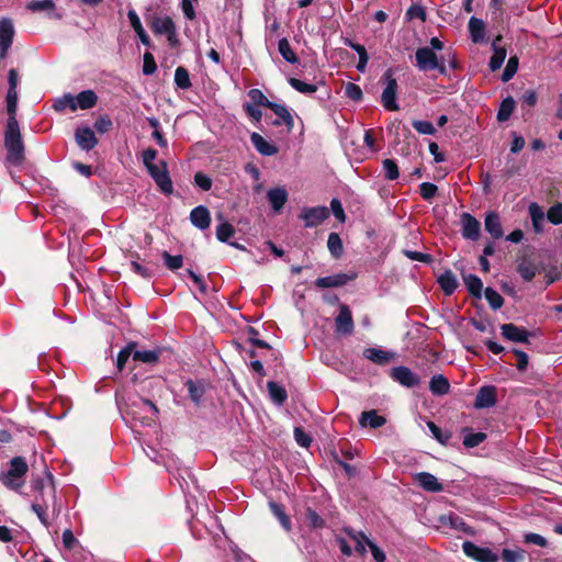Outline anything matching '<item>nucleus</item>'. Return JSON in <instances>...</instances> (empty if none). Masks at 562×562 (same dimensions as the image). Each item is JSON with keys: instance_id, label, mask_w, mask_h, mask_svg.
Returning a JSON list of instances; mask_svg holds the SVG:
<instances>
[{"instance_id": "1", "label": "nucleus", "mask_w": 562, "mask_h": 562, "mask_svg": "<svg viewBox=\"0 0 562 562\" xmlns=\"http://www.w3.org/2000/svg\"><path fill=\"white\" fill-rule=\"evenodd\" d=\"M34 488L40 491V496L35 497L32 504V510L36 514L40 521L45 526H49L47 510L52 507L53 513L59 514L60 508L56 505V491L53 484H46L40 480L34 481Z\"/></svg>"}, {"instance_id": "2", "label": "nucleus", "mask_w": 562, "mask_h": 562, "mask_svg": "<svg viewBox=\"0 0 562 562\" xmlns=\"http://www.w3.org/2000/svg\"><path fill=\"white\" fill-rule=\"evenodd\" d=\"M4 147L7 149V162L19 166L24 160V144L20 126L15 117H9L4 132Z\"/></svg>"}, {"instance_id": "3", "label": "nucleus", "mask_w": 562, "mask_h": 562, "mask_svg": "<svg viewBox=\"0 0 562 562\" xmlns=\"http://www.w3.org/2000/svg\"><path fill=\"white\" fill-rule=\"evenodd\" d=\"M29 470L24 458L15 457L10 462V469L1 476L2 483L11 488L19 490L24 484V476Z\"/></svg>"}, {"instance_id": "4", "label": "nucleus", "mask_w": 562, "mask_h": 562, "mask_svg": "<svg viewBox=\"0 0 562 562\" xmlns=\"http://www.w3.org/2000/svg\"><path fill=\"white\" fill-rule=\"evenodd\" d=\"M416 66L420 71L439 70L446 72L443 60H439L436 53L429 47H420L415 53Z\"/></svg>"}, {"instance_id": "5", "label": "nucleus", "mask_w": 562, "mask_h": 562, "mask_svg": "<svg viewBox=\"0 0 562 562\" xmlns=\"http://www.w3.org/2000/svg\"><path fill=\"white\" fill-rule=\"evenodd\" d=\"M385 88L382 92L381 102L389 111H397L398 104L396 103L397 81L393 77L392 69H387L383 75Z\"/></svg>"}, {"instance_id": "6", "label": "nucleus", "mask_w": 562, "mask_h": 562, "mask_svg": "<svg viewBox=\"0 0 562 562\" xmlns=\"http://www.w3.org/2000/svg\"><path fill=\"white\" fill-rule=\"evenodd\" d=\"M462 550L468 558L476 562H497L499 560L498 554L492 549L480 547L471 541H464Z\"/></svg>"}, {"instance_id": "7", "label": "nucleus", "mask_w": 562, "mask_h": 562, "mask_svg": "<svg viewBox=\"0 0 562 562\" xmlns=\"http://www.w3.org/2000/svg\"><path fill=\"white\" fill-rule=\"evenodd\" d=\"M299 217L305 227H316L329 217V211L326 206L303 207Z\"/></svg>"}, {"instance_id": "8", "label": "nucleus", "mask_w": 562, "mask_h": 562, "mask_svg": "<svg viewBox=\"0 0 562 562\" xmlns=\"http://www.w3.org/2000/svg\"><path fill=\"white\" fill-rule=\"evenodd\" d=\"M390 376L392 380L405 387H414L420 383L418 374L404 366L393 368L390 372Z\"/></svg>"}, {"instance_id": "9", "label": "nucleus", "mask_w": 562, "mask_h": 562, "mask_svg": "<svg viewBox=\"0 0 562 562\" xmlns=\"http://www.w3.org/2000/svg\"><path fill=\"white\" fill-rule=\"evenodd\" d=\"M353 319L350 308L346 304L339 305V314L335 318V330L339 335H351L353 333Z\"/></svg>"}, {"instance_id": "10", "label": "nucleus", "mask_w": 562, "mask_h": 562, "mask_svg": "<svg viewBox=\"0 0 562 562\" xmlns=\"http://www.w3.org/2000/svg\"><path fill=\"white\" fill-rule=\"evenodd\" d=\"M14 33V25L10 19L0 20V58H5Z\"/></svg>"}, {"instance_id": "11", "label": "nucleus", "mask_w": 562, "mask_h": 562, "mask_svg": "<svg viewBox=\"0 0 562 562\" xmlns=\"http://www.w3.org/2000/svg\"><path fill=\"white\" fill-rule=\"evenodd\" d=\"M460 224L463 238L470 240H476L479 238L481 224L474 216L470 213H462Z\"/></svg>"}, {"instance_id": "12", "label": "nucleus", "mask_w": 562, "mask_h": 562, "mask_svg": "<svg viewBox=\"0 0 562 562\" xmlns=\"http://www.w3.org/2000/svg\"><path fill=\"white\" fill-rule=\"evenodd\" d=\"M75 139L77 145L82 150H91L98 144V138L94 135V132L89 126H80L75 132Z\"/></svg>"}, {"instance_id": "13", "label": "nucleus", "mask_w": 562, "mask_h": 562, "mask_svg": "<svg viewBox=\"0 0 562 562\" xmlns=\"http://www.w3.org/2000/svg\"><path fill=\"white\" fill-rule=\"evenodd\" d=\"M502 335L504 338L515 342H528L529 333L521 327L514 324H504L501 326Z\"/></svg>"}, {"instance_id": "14", "label": "nucleus", "mask_w": 562, "mask_h": 562, "mask_svg": "<svg viewBox=\"0 0 562 562\" xmlns=\"http://www.w3.org/2000/svg\"><path fill=\"white\" fill-rule=\"evenodd\" d=\"M496 403V389L494 386H482L475 397L476 408H490Z\"/></svg>"}, {"instance_id": "15", "label": "nucleus", "mask_w": 562, "mask_h": 562, "mask_svg": "<svg viewBox=\"0 0 562 562\" xmlns=\"http://www.w3.org/2000/svg\"><path fill=\"white\" fill-rule=\"evenodd\" d=\"M414 481L428 492H441L443 486L437 477L428 472H419L414 475Z\"/></svg>"}, {"instance_id": "16", "label": "nucleus", "mask_w": 562, "mask_h": 562, "mask_svg": "<svg viewBox=\"0 0 562 562\" xmlns=\"http://www.w3.org/2000/svg\"><path fill=\"white\" fill-rule=\"evenodd\" d=\"M268 108L278 116V119L273 121V125L285 124L289 132L293 130L294 119L286 106L271 102Z\"/></svg>"}, {"instance_id": "17", "label": "nucleus", "mask_w": 562, "mask_h": 562, "mask_svg": "<svg viewBox=\"0 0 562 562\" xmlns=\"http://www.w3.org/2000/svg\"><path fill=\"white\" fill-rule=\"evenodd\" d=\"M190 221L195 227L202 231L209 228L211 224L209 210L203 205L194 207L190 213Z\"/></svg>"}, {"instance_id": "18", "label": "nucleus", "mask_w": 562, "mask_h": 562, "mask_svg": "<svg viewBox=\"0 0 562 562\" xmlns=\"http://www.w3.org/2000/svg\"><path fill=\"white\" fill-rule=\"evenodd\" d=\"M289 198L288 191L284 188L278 187L270 189L267 192V199L274 212H280Z\"/></svg>"}, {"instance_id": "19", "label": "nucleus", "mask_w": 562, "mask_h": 562, "mask_svg": "<svg viewBox=\"0 0 562 562\" xmlns=\"http://www.w3.org/2000/svg\"><path fill=\"white\" fill-rule=\"evenodd\" d=\"M484 228L494 239H498L504 235L501 217L496 212H488L486 214Z\"/></svg>"}, {"instance_id": "20", "label": "nucleus", "mask_w": 562, "mask_h": 562, "mask_svg": "<svg viewBox=\"0 0 562 562\" xmlns=\"http://www.w3.org/2000/svg\"><path fill=\"white\" fill-rule=\"evenodd\" d=\"M98 97L92 90H85L74 95L75 111L80 110H89L97 104Z\"/></svg>"}, {"instance_id": "21", "label": "nucleus", "mask_w": 562, "mask_h": 562, "mask_svg": "<svg viewBox=\"0 0 562 562\" xmlns=\"http://www.w3.org/2000/svg\"><path fill=\"white\" fill-rule=\"evenodd\" d=\"M363 356L375 364L385 366L395 355L379 348H367L363 351Z\"/></svg>"}, {"instance_id": "22", "label": "nucleus", "mask_w": 562, "mask_h": 562, "mask_svg": "<svg viewBox=\"0 0 562 562\" xmlns=\"http://www.w3.org/2000/svg\"><path fill=\"white\" fill-rule=\"evenodd\" d=\"M352 278L345 273L333 274L328 277H322L316 279L315 285L317 288L326 289V288H337L345 285Z\"/></svg>"}, {"instance_id": "23", "label": "nucleus", "mask_w": 562, "mask_h": 562, "mask_svg": "<svg viewBox=\"0 0 562 562\" xmlns=\"http://www.w3.org/2000/svg\"><path fill=\"white\" fill-rule=\"evenodd\" d=\"M250 140L254 147L263 156H273L278 153V147L267 142L260 134L252 133Z\"/></svg>"}, {"instance_id": "24", "label": "nucleus", "mask_w": 562, "mask_h": 562, "mask_svg": "<svg viewBox=\"0 0 562 562\" xmlns=\"http://www.w3.org/2000/svg\"><path fill=\"white\" fill-rule=\"evenodd\" d=\"M429 390L436 396H442L450 392L449 380L442 374H435L429 381Z\"/></svg>"}, {"instance_id": "25", "label": "nucleus", "mask_w": 562, "mask_h": 562, "mask_svg": "<svg viewBox=\"0 0 562 562\" xmlns=\"http://www.w3.org/2000/svg\"><path fill=\"white\" fill-rule=\"evenodd\" d=\"M27 9L33 12L45 11L54 19H61L63 15L55 11V3L53 0H34L27 3Z\"/></svg>"}, {"instance_id": "26", "label": "nucleus", "mask_w": 562, "mask_h": 562, "mask_svg": "<svg viewBox=\"0 0 562 562\" xmlns=\"http://www.w3.org/2000/svg\"><path fill=\"white\" fill-rule=\"evenodd\" d=\"M127 18H128V21L131 23V26L133 27V30L135 31V33L139 37L142 44L145 45V46H150L149 36L145 32V30H144V27L142 25L140 19L137 15V13L135 12V10H133V9L128 10Z\"/></svg>"}, {"instance_id": "27", "label": "nucleus", "mask_w": 562, "mask_h": 562, "mask_svg": "<svg viewBox=\"0 0 562 562\" xmlns=\"http://www.w3.org/2000/svg\"><path fill=\"white\" fill-rule=\"evenodd\" d=\"M150 27L155 34L166 35L176 27V24L170 16H155Z\"/></svg>"}, {"instance_id": "28", "label": "nucleus", "mask_w": 562, "mask_h": 562, "mask_svg": "<svg viewBox=\"0 0 562 562\" xmlns=\"http://www.w3.org/2000/svg\"><path fill=\"white\" fill-rule=\"evenodd\" d=\"M501 40H502V37L497 36L492 43V47L494 50V53L490 59V68L492 71L499 69L506 58V49L504 47H499L497 45V43Z\"/></svg>"}, {"instance_id": "29", "label": "nucleus", "mask_w": 562, "mask_h": 562, "mask_svg": "<svg viewBox=\"0 0 562 562\" xmlns=\"http://www.w3.org/2000/svg\"><path fill=\"white\" fill-rule=\"evenodd\" d=\"M469 31L472 42H483L485 36V24L481 19L472 16L469 21Z\"/></svg>"}, {"instance_id": "30", "label": "nucleus", "mask_w": 562, "mask_h": 562, "mask_svg": "<svg viewBox=\"0 0 562 562\" xmlns=\"http://www.w3.org/2000/svg\"><path fill=\"white\" fill-rule=\"evenodd\" d=\"M438 283L447 295H451L458 288L457 278L450 270H447L439 276Z\"/></svg>"}, {"instance_id": "31", "label": "nucleus", "mask_w": 562, "mask_h": 562, "mask_svg": "<svg viewBox=\"0 0 562 562\" xmlns=\"http://www.w3.org/2000/svg\"><path fill=\"white\" fill-rule=\"evenodd\" d=\"M385 418L378 415L376 411H368L361 414L359 423L362 427L370 426L371 428H379L385 424Z\"/></svg>"}, {"instance_id": "32", "label": "nucleus", "mask_w": 562, "mask_h": 562, "mask_svg": "<svg viewBox=\"0 0 562 562\" xmlns=\"http://www.w3.org/2000/svg\"><path fill=\"white\" fill-rule=\"evenodd\" d=\"M528 212L532 222V226L535 232L541 233L542 232V224L544 221V213L540 205L537 203H531L528 207Z\"/></svg>"}, {"instance_id": "33", "label": "nucleus", "mask_w": 562, "mask_h": 562, "mask_svg": "<svg viewBox=\"0 0 562 562\" xmlns=\"http://www.w3.org/2000/svg\"><path fill=\"white\" fill-rule=\"evenodd\" d=\"M267 387H268L269 395H270L271 400L277 405H282L286 401L288 394L283 386L279 385L278 383H276L273 381H269L267 383Z\"/></svg>"}, {"instance_id": "34", "label": "nucleus", "mask_w": 562, "mask_h": 562, "mask_svg": "<svg viewBox=\"0 0 562 562\" xmlns=\"http://www.w3.org/2000/svg\"><path fill=\"white\" fill-rule=\"evenodd\" d=\"M464 284L468 291L475 297L482 296L483 283L475 274L463 276Z\"/></svg>"}, {"instance_id": "35", "label": "nucleus", "mask_w": 562, "mask_h": 562, "mask_svg": "<svg viewBox=\"0 0 562 562\" xmlns=\"http://www.w3.org/2000/svg\"><path fill=\"white\" fill-rule=\"evenodd\" d=\"M517 270L525 281H531L538 272L536 265L526 258L518 263Z\"/></svg>"}, {"instance_id": "36", "label": "nucleus", "mask_w": 562, "mask_h": 562, "mask_svg": "<svg viewBox=\"0 0 562 562\" xmlns=\"http://www.w3.org/2000/svg\"><path fill=\"white\" fill-rule=\"evenodd\" d=\"M516 106V102L512 97L505 98L498 109L497 120L498 122H506L509 120Z\"/></svg>"}, {"instance_id": "37", "label": "nucleus", "mask_w": 562, "mask_h": 562, "mask_svg": "<svg viewBox=\"0 0 562 562\" xmlns=\"http://www.w3.org/2000/svg\"><path fill=\"white\" fill-rule=\"evenodd\" d=\"M349 537L356 542V551L359 554L367 552L368 541H371L363 532L351 529L346 530Z\"/></svg>"}, {"instance_id": "38", "label": "nucleus", "mask_w": 562, "mask_h": 562, "mask_svg": "<svg viewBox=\"0 0 562 562\" xmlns=\"http://www.w3.org/2000/svg\"><path fill=\"white\" fill-rule=\"evenodd\" d=\"M463 432L465 434L463 437V445L467 448L477 447L486 439V434L482 431L471 432L468 428H465L463 429Z\"/></svg>"}, {"instance_id": "39", "label": "nucleus", "mask_w": 562, "mask_h": 562, "mask_svg": "<svg viewBox=\"0 0 562 562\" xmlns=\"http://www.w3.org/2000/svg\"><path fill=\"white\" fill-rule=\"evenodd\" d=\"M53 109L57 112H64L65 110L69 109L70 111H75V103H74V94L71 93H65L60 98H57L54 100Z\"/></svg>"}, {"instance_id": "40", "label": "nucleus", "mask_w": 562, "mask_h": 562, "mask_svg": "<svg viewBox=\"0 0 562 562\" xmlns=\"http://www.w3.org/2000/svg\"><path fill=\"white\" fill-rule=\"evenodd\" d=\"M270 509L272 514L277 517L280 525L286 530H291L292 524L289 516L284 513L283 507L274 502L270 503Z\"/></svg>"}, {"instance_id": "41", "label": "nucleus", "mask_w": 562, "mask_h": 562, "mask_svg": "<svg viewBox=\"0 0 562 562\" xmlns=\"http://www.w3.org/2000/svg\"><path fill=\"white\" fill-rule=\"evenodd\" d=\"M278 50L280 55L290 64H296L299 61L297 56L290 46L286 38H281L278 43Z\"/></svg>"}, {"instance_id": "42", "label": "nucleus", "mask_w": 562, "mask_h": 562, "mask_svg": "<svg viewBox=\"0 0 562 562\" xmlns=\"http://www.w3.org/2000/svg\"><path fill=\"white\" fill-rule=\"evenodd\" d=\"M327 247L331 256L339 258L342 255V240L337 233H330L327 240Z\"/></svg>"}, {"instance_id": "43", "label": "nucleus", "mask_w": 562, "mask_h": 562, "mask_svg": "<svg viewBox=\"0 0 562 562\" xmlns=\"http://www.w3.org/2000/svg\"><path fill=\"white\" fill-rule=\"evenodd\" d=\"M158 358L159 351L157 350H136L133 352V360L144 363H155Z\"/></svg>"}, {"instance_id": "44", "label": "nucleus", "mask_w": 562, "mask_h": 562, "mask_svg": "<svg viewBox=\"0 0 562 562\" xmlns=\"http://www.w3.org/2000/svg\"><path fill=\"white\" fill-rule=\"evenodd\" d=\"M175 83L178 88L187 90L191 87V80L188 70L184 67H178L175 71Z\"/></svg>"}, {"instance_id": "45", "label": "nucleus", "mask_w": 562, "mask_h": 562, "mask_svg": "<svg viewBox=\"0 0 562 562\" xmlns=\"http://www.w3.org/2000/svg\"><path fill=\"white\" fill-rule=\"evenodd\" d=\"M525 550L520 548L504 549L502 551V560L504 562H522L525 560Z\"/></svg>"}, {"instance_id": "46", "label": "nucleus", "mask_w": 562, "mask_h": 562, "mask_svg": "<svg viewBox=\"0 0 562 562\" xmlns=\"http://www.w3.org/2000/svg\"><path fill=\"white\" fill-rule=\"evenodd\" d=\"M289 83L293 89L304 94H312L317 91V86L306 83L296 78H289Z\"/></svg>"}, {"instance_id": "47", "label": "nucleus", "mask_w": 562, "mask_h": 562, "mask_svg": "<svg viewBox=\"0 0 562 562\" xmlns=\"http://www.w3.org/2000/svg\"><path fill=\"white\" fill-rule=\"evenodd\" d=\"M484 295H485V299L486 301L488 302L490 306L493 308V310H498L503 306L504 304V299L502 297V295L495 291L494 289L492 288H486L485 291H484Z\"/></svg>"}, {"instance_id": "48", "label": "nucleus", "mask_w": 562, "mask_h": 562, "mask_svg": "<svg viewBox=\"0 0 562 562\" xmlns=\"http://www.w3.org/2000/svg\"><path fill=\"white\" fill-rule=\"evenodd\" d=\"M188 391L190 398L195 403L200 404L203 395H204V386L201 383H195L193 381L187 382Z\"/></svg>"}, {"instance_id": "49", "label": "nucleus", "mask_w": 562, "mask_h": 562, "mask_svg": "<svg viewBox=\"0 0 562 562\" xmlns=\"http://www.w3.org/2000/svg\"><path fill=\"white\" fill-rule=\"evenodd\" d=\"M518 57L517 56H512L507 64H506V67L502 74V80L504 82H507L509 81L514 76L515 74L517 72V69H518Z\"/></svg>"}, {"instance_id": "50", "label": "nucleus", "mask_w": 562, "mask_h": 562, "mask_svg": "<svg viewBox=\"0 0 562 562\" xmlns=\"http://www.w3.org/2000/svg\"><path fill=\"white\" fill-rule=\"evenodd\" d=\"M235 234V228L229 223H222L216 228V237L221 241H228L231 237H233Z\"/></svg>"}, {"instance_id": "51", "label": "nucleus", "mask_w": 562, "mask_h": 562, "mask_svg": "<svg viewBox=\"0 0 562 562\" xmlns=\"http://www.w3.org/2000/svg\"><path fill=\"white\" fill-rule=\"evenodd\" d=\"M383 170L385 178L389 180H395L398 178L400 172L396 162L393 159L383 160Z\"/></svg>"}, {"instance_id": "52", "label": "nucleus", "mask_w": 562, "mask_h": 562, "mask_svg": "<svg viewBox=\"0 0 562 562\" xmlns=\"http://www.w3.org/2000/svg\"><path fill=\"white\" fill-rule=\"evenodd\" d=\"M412 125L419 134L423 135H434L436 133L435 126L428 121L415 120Z\"/></svg>"}, {"instance_id": "53", "label": "nucleus", "mask_w": 562, "mask_h": 562, "mask_svg": "<svg viewBox=\"0 0 562 562\" xmlns=\"http://www.w3.org/2000/svg\"><path fill=\"white\" fill-rule=\"evenodd\" d=\"M162 258L166 267L170 270H177L182 267L183 258L181 255L172 256L169 252L165 251L162 254Z\"/></svg>"}, {"instance_id": "54", "label": "nucleus", "mask_w": 562, "mask_h": 562, "mask_svg": "<svg viewBox=\"0 0 562 562\" xmlns=\"http://www.w3.org/2000/svg\"><path fill=\"white\" fill-rule=\"evenodd\" d=\"M18 106V91H13V89H8L7 93V110L9 117H15Z\"/></svg>"}, {"instance_id": "55", "label": "nucleus", "mask_w": 562, "mask_h": 562, "mask_svg": "<svg viewBox=\"0 0 562 562\" xmlns=\"http://www.w3.org/2000/svg\"><path fill=\"white\" fill-rule=\"evenodd\" d=\"M249 99L256 105L269 106L271 101L267 99V97L259 89H250L248 92Z\"/></svg>"}, {"instance_id": "56", "label": "nucleus", "mask_w": 562, "mask_h": 562, "mask_svg": "<svg viewBox=\"0 0 562 562\" xmlns=\"http://www.w3.org/2000/svg\"><path fill=\"white\" fill-rule=\"evenodd\" d=\"M198 1L199 0H181L180 1L181 11L187 20L193 21L196 18L193 2H198Z\"/></svg>"}, {"instance_id": "57", "label": "nucleus", "mask_w": 562, "mask_h": 562, "mask_svg": "<svg viewBox=\"0 0 562 562\" xmlns=\"http://www.w3.org/2000/svg\"><path fill=\"white\" fill-rule=\"evenodd\" d=\"M548 221L554 225L562 223V204L552 205L547 213Z\"/></svg>"}, {"instance_id": "58", "label": "nucleus", "mask_w": 562, "mask_h": 562, "mask_svg": "<svg viewBox=\"0 0 562 562\" xmlns=\"http://www.w3.org/2000/svg\"><path fill=\"white\" fill-rule=\"evenodd\" d=\"M155 182L160 189V191L164 192L165 194L172 193V181L168 175V171L162 176H158V178L155 179Z\"/></svg>"}, {"instance_id": "59", "label": "nucleus", "mask_w": 562, "mask_h": 562, "mask_svg": "<svg viewBox=\"0 0 562 562\" xmlns=\"http://www.w3.org/2000/svg\"><path fill=\"white\" fill-rule=\"evenodd\" d=\"M437 191V186L431 182H423L419 186V193L426 201H430L436 195Z\"/></svg>"}, {"instance_id": "60", "label": "nucleus", "mask_w": 562, "mask_h": 562, "mask_svg": "<svg viewBox=\"0 0 562 562\" xmlns=\"http://www.w3.org/2000/svg\"><path fill=\"white\" fill-rule=\"evenodd\" d=\"M524 542L528 544H535L540 548H546L548 546V541L544 537L539 533L528 532L524 535Z\"/></svg>"}, {"instance_id": "61", "label": "nucleus", "mask_w": 562, "mask_h": 562, "mask_svg": "<svg viewBox=\"0 0 562 562\" xmlns=\"http://www.w3.org/2000/svg\"><path fill=\"white\" fill-rule=\"evenodd\" d=\"M306 521L307 524L313 528H323L324 527V519L314 510L311 508L306 509Z\"/></svg>"}, {"instance_id": "62", "label": "nucleus", "mask_w": 562, "mask_h": 562, "mask_svg": "<svg viewBox=\"0 0 562 562\" xmlns=\"http://www.w3.org/2000/svg\"><path fill=\"white\" fill-rule=\"evenodd\" d=\"M157 463H162L168 472H173V470H178L177 459L169 453H161L159 459H155Z\"/></svg>"}, {"instance_id": "63", "label": "nucleus", "mask_w": 562, "mask_h": 562, "mask_svg": "<svg viewBox=\"0 0 562 562\" xmlns=\"http://www.w3.org/2000/svg\"><path fill=\"white\" fill-rule=\"evenodd\" d=\"M345 94L353 101H360L362 99L361 88L358 85L352 83V82H348L345 86Z\"/></svg>"}, {"instance_id": "64", "label": "nucleus", "mask_w": 562, "mask_h": 562, "mask_svg": "<svg viewBox=\"0 0 562 562\" xmlns=\"http://www.w3.org/2000/svg\"><path fill=\"white\" fill-rule=\"evenodd\" d=\"M112 126V120L108 115L99 116L94 122V128L101 134L109 132Z\"/></svg>"}]
</instances>
